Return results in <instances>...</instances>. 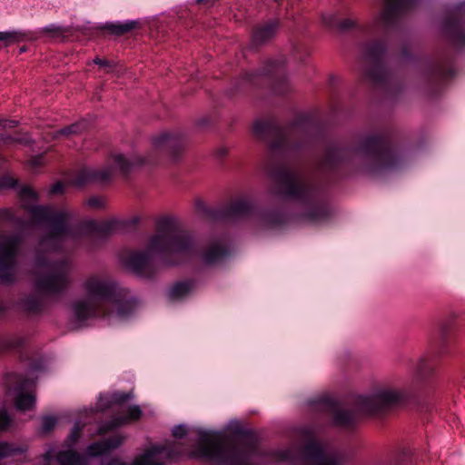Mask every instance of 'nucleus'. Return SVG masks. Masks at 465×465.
<instances>
[{"mask_svg": "<svg viewBox=\"0 0 465 465\" xmlns=\"http://www.w3.org/2000/svg\"><path fill=\"white\" fill-rule=\"evenodd\" d=\"M20 197L33 222L50 228V232L40 241L36 252V287L45 293H59L70 283V265L67 259L55 260L53 252L64 248L67 242L74 239L73 230L68 224L70 213L65 210H54L50 206H30L26 201H35L37 194L27 186L21 188Z\"/></svg>", "mask_w": 465, "mask_h": 465, "instance_id": "obj_1", "label": "nucleus"}, {"mask_svg": "<svg viewBox=\"0 0 465 465\" xmlns=\"http://www.w3.org/2000/svg\"><path fill=\"white\" fill-rule=\"evenodd\" d=\"M197 252L194 236L170 218L158 222L156 231L146 241L143 250L131 252L124 258L128 268L135 273L148 277L158 259L171 255L193 256Z\"/></svg>", "mask_w": 465, "mask_h": 465, "instance_id": "obj_2", "label": "nucleus"}, {"mask_svg": "<svg viewBox=\"0 0 465 465\" xmlns=\"http://www.w3.org/2000/svg\"><path fill=\"white\" fill-rule=\"evenodd\" d=\"M80 291L83 297L74 301L71 309L74 320L82 323L109 314L118 286L106 274L92 273L83 279Z\"/></svg>", "mask_w": 465, "mask_h": 465, "instance_id": "obj_3", "label": "nucleus"}, {"mask_svg": "<svg viewBox=\"0 0 465 465\" xmlns=\"http://www.w3.org/2000/svg\"><path fill=\"white\" fill-rule=\"evenodd\" d=\"M274 178L277 190L273 193L312 204L311 210L305 213V218L309 222L319 223L330 215L327 206L316 203V186L300 173L284 168L277 172Z\"/></svg>", "mask_w": 465, "mask_h": 465, "instance_id": "obj_4", "label": "nucleus"}, {"mask_svg": "<svg viewBox=\"0 0 465 465\" xmlns=\"http://www.w3.org/2000/svg\"><path fill=\"white\" fill-rule=\"evenodd\" d=\"M302 447L286 450L282 458L297 465H340L341 458L318 443L308 429L301 430Z\"/></svg>", "mask_w": 465, "mask_h": 465, "instance_id": "obj_5", "label": "nucleus"}, {"mask_svg": "<svg viewBox=\"0 0 465 465\" xmlns=\"http://www.w3.org/2000/svg\"><path fill=\"white\" fill-rule=\"evenodd\" d=\"M143 163L141 157L134 154L114 153L108 160L107 166L101 170L83 169L73 183L81 186L90 181H107L115 173L126 176Z\"/></svg>", "mask_w": 465, "mask_h": 465, "instance_id": "obj_6", "label": "nucleus"}, {"mask_svg": "<svg viewBox=\"0 0 465 465\" xmlns=\"http://www.w3.org/2000/svg\"><path fill=\"white\" fill-rule=\"evenodd\" d=\"M198 451L201 457L228 465H250V453L238 450H226L223 440L218 437L212 436L204 439Z\"/></svg>", "mask_w": 465, "mask_h": 465, "instance_id": "obj_7", "label": "nucleus"}, {"mask_svg": "<svg viewBox=\"0 0 465 465\" xmlns=\"http://www.w3.org/2000/svg\"><path fill=\"white\" fill-rule=\"evenodd\" d=\"M407 399L404 390L393 386H383L368 397L359 399V411L372 413L385 408L396 406Z\"/></svg>", "mask_w": 465, "mask_h": 465, "instance_id": "obj_8", "label": "nucleus"}, {"mask_svg": "<svg viewBox=\"0 0 465 465\" xmlns=\"http://www.w3.org/2000/svg\"><path fill=\"white\" fill-rule=\"evenodd\" d=\"M16 236H0V280L11 282L15 273V257L19 247Z\"/></svg>", "mask_w": 465, "mask_h": 465, "instance_id": "obj_9", "label": "nucleus"}, {"mask_svg": "<svg viewBox=\"0 0 465 465\" xmlns=\"http://www.w3.org/2000/svg\"><path fill=\"white\" fill-rule=\"evenodd\" d=\"M81 456L74 450L55 452L48 450L45 455V465H81ZM108 465H126L119 460H111Z\"/></svg>", "mask_w": 465, "mask_h": 465, "instance_id": "obj_10", "label": "nucleus"}, {"mask_svg": "<svg viewBox=\"0 0 465 465\" xmlns=\"http://www.w3.org/2000/svg\"><path fill=\"white\" fill-rule=\"evenodd\" d=\"M409 5V0H385L384 7L379 17V23L384 26L394 24Z\"/></svg>", "mask_w": 465, "mask_h": 465, "instance_id": "obj_11", "label": "nucleus"}, {"mask_svg": "<svg viewBox=\"0 0 465 465\" xmlns=\"http://www.w3.org/2000/svg\"><path fill=\"white\" fill-rule=\"evenodd\" d=\"M253 133L259 138H264L268 134L277 135L276 140L272 143V147L277 149L282 147L292 146L290 138L286 134L273 128L272 124L266 121H256L253 124Z\"/></svg>", "mask_w": 465, "mask_h": 465, "instance_id": "obj_12", "label": "nucleus"}, {"mask_svg": "<svg viewBox=\"0 0 465 465\" xmlns=\"http://www.w3.org/2000/svg\"><path fill=\"white\" fill-rule=\"evenodd\" d=\"M320 409L322 411L331 415L333 424L339 427H350L356 420V415L353 412L344 410H338L336 406L331 401L321 402Z\"/></svg>", "mask_w": 465, "mask_h": 465, "instance_id": "obj_13", "label": "nucleus"}, {"mask_svg": "<svg viewBox=\"0 0 465 465\" xmlns=\"http://www.w3.org/2000/svg\"><path fill=\"white\" fill-rule=\"evenodd\" d=\"M172 457L173 453L167 446L152 447L137 457L134 465H162L164 459Z\"/></svg>", "mask_w": 465, "mask_h": 465, "instance_id": "obj_14", "label": "nucleus"}, {"mask_svg": "<svg viewBox=\"0 0 465 465\" xmlns=\"http://www.w3.org/2000/svg\"><path fill=\"white\" fill-rule=\"evenodd\" d=\"M384 51L383 45L380 43H375L368 45L365 50V60L369 64H373L375 68L368 72V76L374 82L381 80L380 74L381 67L380 64V58Z\"/></svg>", "mask_w": 465, "mask_h": 465, "instance_id": "obj_15", "label": "nucleus"}, {"mask_svg": "<svg viewBox=\"0 0 465 465\" xmlns=\"http://www.w3.org/2000/svg\"><path fill=\"white\" fill-rule=\"evenodd\" d=\"M34 386L33 381L27 380L23 381L18 387L17 395L15 397V407L20 411H27L34 407L35 396L30 390Z\"/></svg>", "mask_w": 465, "mask_h": 465, "instance_id": "obj_16", "label": "nucleus"}, {"mask_svg": "<svg viewBox=\"0 0 465 465\" xmlns=\"http://www.w3.org/2000/svg\"><path fill=\"white\" fill-rule=\"evenodd\" d=\"M124 441L122 435H114L109 439L94 442L88 446L86 452L89 456H100L114 449L118 448Z\"/></svg>", "mask_w": 465, "mask_h": 465, "instance_id": "obj_17", "label": "nucleus"}, {"mask_svg": "<svg viewBox=\"0 0 465 465\" xmlns=\"http://www.w3.org/2000/svg\"><path fill=\"white\" fill-rule=\"evenodd\" d=\"M142 415V410L139 406H131L126 411L125 416H119L114 418L110 422L104 424L99 429V433L103 434L109 430H112L117 427L127 424L131 421L137 420Z\"/></svg>", "mask_w": 465, "mask_h": 465, "instance_id": "obj_18", "label": "nucleus"}, {"mask_svg": "<svg viewBox=\"0 0 465 465\" xmlns=\"http://www.w3.org/2000/svg\"><path fill=\"white\" fill-rule=\"evenodd\" d=\"M228 255V250L221 241L211 242L203 252V260L206 264H215Z\"/></svg>", "mask_w": 465, "mask_h": 465, "instance_id": "obj_19", "label": "nucleus"}, {"mask_svg": "<svg viewBox=\"0 0 465 465\" xmlns=\"http://www.w3.org/2000/svg\"><path fill=\"white\" fill-rule=\"evenodd\" d=\"M134 311V302L131 301H120L117 299V293L114 297V303L109 307V314L104 318H112L116 316L120 319L126 318Z\"/></svg>", "mask_w": 465, "mask_h": 465, "instance_id": "obj_20", "label": "nucleus"}, {"mask_svg": "<svg viewBox=\"0 0 465 465\" xmlns=\"http://www.w3.org/2000/svg\"><path fill=\"white\" fill-rule=\"evenodd\" d=\"M153 145L157 149L172 151L180 146V141L175 135L162 133L153 138Z\"/></svg>", "mask_w": 465, "mask_h": 465, "instance_id": "obj_21", "label": "nucleus"}, {"mask_svg": "<svg viewBox=\"0 0 465 465\" xmlns=\"http://www.w3.org/2000/svg\"><path fill=\"white\" fill-rule=\"evenodd\" d=\"M138 26L136 21H126L123 23H106L103 29L115 35H123L131 32Z\"/></svg>", "mask_w": 465, "mask_h": 465, "instance_id": "obj_22", "label": "nucleus"}, {"mask_svg": "<svg viewBox=\"0 0 465 465\" xmlns=\"http://www.w3.org/2000/svg\"><path fill=\"white\" fill-rule=\"evenodd\" d=\"M193 289V282L189 281L176 282L169 291V297L172 300H181L186 297Z\"/></svg>", "mask_w": 465, "mask_h": 465, "instance_id": "obj_23", "label": "nucleus"}, {"mask_svg": "<svg viewBox=\"0 0 465 465\" xmlns=\"http://www.w3.org/2000/svg\"><path fill=\"white\" fill-rule=\"evenodd\" d=\"M276 24L270 23L263 26L258 27L252 36L253 42L257 45L271 39L275 33Z\"/></svg>", "mask_w": 465, "mask_h": 465, "instance_id": "obj_24", "label": "nucleus"}, {"mask_svg": "<svg viewBox=\"0 0 465 465\" xmlns=\"http://www.w3.org/2000/svg\"><path fill=\"white\" fill-rule=\"evenodd\" d=\"M250 209L249 203L244 199L233 201L228 207L226 215L231 217L241 216L248 213Z\"/></svg>", "mask_w": 465, "mask_h": 465, "instance_id": "obj_25", "label": "nucleus"}, {"mask_svg": "<svg viewBox=\"0 0 465 465\" xmlns=\"http://www.w3.org/2000/svg\"><path fill=\"white\" fill-rule=\"evenodd\" d=\"M85 128L84 123H76L65 128L56 131L55 137L60 135H68L72 134H79Z\"/></svg>", "mask_w": 465, "mask_h": 465, "instance_id": "obj_26", "label": "nucleus"}, {"mask_svg": "<svg viewBox=\"0 0 465 465\" xmlns=\"http://www.w3.org/2000/svg\"><path fill=\"white\" fill-rule=\"evenodd\" d=\"M282 72V63L279 61L273 60L268 62L266 69H264V74H280Z\"/></svg>", "mask_w": 465, "mask_h": 465, "instance_id": "obj_27", "label": "nucleus"}, {"mask_svg": "<svg viewBox=\"0 0 465 465\" xmlns=\"http://www.w3.org/2000/svg\"><path fill=\"white\" fill-rule=\"evenodd\" d=\"M84 426V424H81L80 422H77L74 425V427L73 430L71 431L69 438H68L70 444H74L78 440V439L80 438V433H81L82 428Z\"/></svg>", "mask_w": 465, "mask_h": 465, "instance_id": "obj_28", "label": "nucleus"}, {"mask_svg": "<svg viewBox=\"0 0 465 465\" xmlns=\"http://www.w3.org/2000/svg\"><path fill=\"white\" fill-rule=\"evenodd\" d=\"M104 199L99 196L90 197L86 203L90 208L93 209H101L104 206Z\"/></svg>", "mask_w": 465, "mask_h": 465, "instance_id": "obj_29", "label": "nucleus"}, {"mask_svg": "<svg viewBox=\"0 0 465 465\" xmlns=\"http://www.w3.org/2000/svg\"><path fill=\"white\" fill-rule=\"evenodd\" d=\"M431 371V367L428 365V361L425 358H420L417 363V372L422 376Z\"/></svg>", "mask_w": 465, "mask_h": 465, "instance_id": "obj_30", "label": "nucleus"}, {"mask_svg": "<svg viewBox=\"0 0 465 465\" xmlns=\"http://www.w3.org/2000/svg\"><path fill=\"white\" fill-rule=\"evenodd\" d=\"M56 420L54 417H44L42 420V430L44 432L50 431L55 425Z\"/></svg>", "mask_w": 465, "mask_h": 465, "instance_id": "obj_31", "label": "nucleus"}, {"mask_svg": "<svg viewBox=\"0 0 465 465\" xmlns=\"http://www.w3.org/2000/svg\"><path fill=\"white\" fill-rule=\"evenodd\" d=\"M10 418L5 410H0V430H5L10 424Z\"/></svg>", "mask_w": 465, "mask_h": 465, "instance_id": "obj_32", "label": "nucleus"}, {"mask_svg": "<svg viewBox=\"0 0 465 465\" xmlns=\"http://www.w3.org/2000/svg\"><path fill=\"white\" fill-rule=\"evenodd\" d=\"M43 31L52 36H59L64 33L60 27L54 25L45 27Z\"/></svg>", "mask_w": 465, "mask_h": 465, "instance_id": "obj_33", "label": "nucleus"}, {"mask_svg": "<svg viewBox=\"0 0 465 465\" xmlns=\"http://www.w3.org/2000/svg\"><path fill=\"white\" fill-rule=\"evenodd\" d=\"M127 396L124 393L115 392L110 396V404L122 403L126 401Z\"/></svg>", "mask_w": 465, "mask_h": 465, "instance_id": "obj_34", "label": "nucleus"}, {"mask_svg": "<svg viewBox=\"0 0 465 465\" xmlns=\"http://www.w3.org/2000/svg\"><path fill=\"white\" fill-rule=\"evenodd\" d=\"M16 35L15 33L9 32H0V41H5L6 43L15 41Z\"/></svg>", "mask_w": 465, "mask_h": 465, "instance_id": "obj_35", "label": "nucleus"}, {"mask_svg": "<svg viewBox=\"0 0 465 465\" xmlns=\"http://www.w3.org/2000/svg\"><path fill=\"white\" fill-rule=\"evenodd\" d=\"M64 183H56L55 184H54V185L51 187L50 192H51V193H53V194L61 193H63V191H64Z\"/></svg>", "mask_w": 465, "mask_h": 465, "instance_id": "obj_36", "label": "nucleus"}, {"mask_svg": "<svg viewBox=\"0 0 465 465\" xmlns=\"http://www.w3.org/2000/svg\"><path fill=\"white\" fill-rule=\"evenodd\" d=\"M185 433V430L183 427H176L173 429V435L175 437H183V435Z\"/></svg>", "mask_w": 465, "mask_h": 465, "instance_id": "obj_37", "label": "nucleus"}, {"mask_svg": "<svg viewBox=\"0 0 465 465\" xmlns=\"http://www.w3.org/2000/svg\"><path fill=\"white\" fill-rule=\"evenodd\" d=\"M16 124V122L15 121H0V125H3L5 128L8 127V128H13L15 127Z\"/></svg>", "mask_w": 465, "mask_h": 465, "instance_id": "obj_38", "label": "nucleus"}, {"mask_svg": "<svg viewBox=\"0 0 465 465\" xmlns=\"http://www.w3.org/2000/svg\"><path fill=\"white\" fill-rule=\"evenodd\" d=\"M381 144V140L380 139H377V138H370L368 140V145L369 146H380Z\"/></svg>", "mask_w": 465, "mask_h": 465, "instance_id": "obj_39", "label": "nucleus"}, {"mask_svg": "<svg viewBox=\"0 0 465 465\" xmlns=\"http://www.w3.org/2000/svg\"><path fill=\"white\" fill-rule=\"evenodd\" d=\"M116 224H117V222H116V221H114V220H113V221H110V222L106 223L104 224V227H105V229H106L107 231H112V230H114V228L116 226Z\"/></svg>", "mask_w": 465, "mask_h": 465, "instance_id": "obj_40", "label": "nucleus"}, {"mask_svg": "<svg viewBox=\"0 0 465 465\" xmlns=\"http://www.w3.org/2000/svg\"><path fill=\"white\" fill-rule=\"evenodd\" d=\"M94 64H99V65H103V66H107L109 64L108 61L107 60H102L100 58H95L94 59Z\"/></svg>", "mask_w": 465, "mask_h": 465, "instance_id": "obj_41", "label": "nucleus"}, {"mask_svg": "<svg viewBox=\"0 0 465 465\" xmlns=\"http://www.w3.org/2000/svg\"><path fill=\"white\" fill-rule=\"evenodd\" d=\"M353 25V22L351 20H345L341 24L342 28H349Z\"/></svg>", "mask_w": 465, "mask_h": 465, "instance_id": "obj_42", "label": "nucleus"}, {"mask_svg": "<svg viewBox=\"0 0 465 465\" xmlns=\"http://www.w3.org/2000/svg\"><path fill=\"white\" fill-rule=\"evenodd\" d=\"M197 2L203 5H212L215 2V0H197Z\"/></svg>", "mask_w": 465, "mask_h": 465, "instance_id": "obj_43", "label": "nucleus"}, {"mask_svg": "<svg viewBox=\"0 0 465 465\" xmlns=\"http://www.w3.org/2000/svg\"><path fill=\"white\" fill-rule=\"evenodd\" d=\"M457 42L460 43V44H464L465 45V37L464 35H458L457 36Z\"/></svg>", "mask_w": 465, "mask_h": 465, "instance_id": "obj_44", "label": "nucleus"}, {"mask_svg": "<svg viewBox=\"0 0 465 465\" xmlns=\"http://www.w3.org/2000/svg\"><path fill=\"white\" fill-rule=\"evenodd\" d=\"M32 163H33L34 165L38 164V160H33Z\"/></svg>", "mask_w": 465, "mask_h": 465, "instance_id": "obj_45", "label": "nucleus"}]
</instances>
